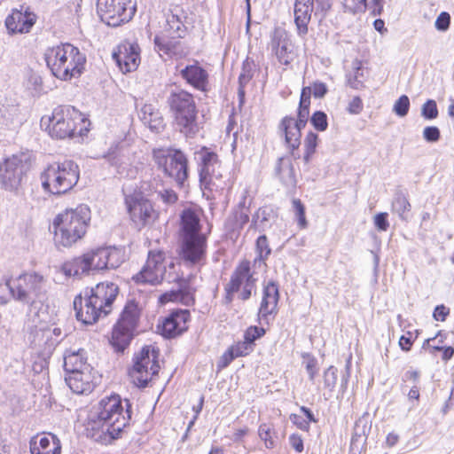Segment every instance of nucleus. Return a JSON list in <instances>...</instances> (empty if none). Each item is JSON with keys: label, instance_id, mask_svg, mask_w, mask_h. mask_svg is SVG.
Masks as SVG:
<instances>
[{"label": "nucleus", "instance_id": "f257e3e1", "mask_svg": "<svg viewBox=\"0 0 454 454\" xmlns=\"http://www.w3.org/2000/svg\"><path fill=\"white\" fill-rule=\"evenodd\" d=\"M125 403L124 411L118 395L101 399L97 411L89 417L88 429L100 430L113 439L118 438L131 419V404L129 400H125Z\"/></svg>", "mask_w": 454, "mask_h": 454}, {"label": "nucleus", "instance_id": "f03ea898", "mask_svg": "<svg viewBox=\"0 0 454 454\" xmlns=\"http://www.w3.org/2000/svg\"><path fill=\"white\" fill-rule=\"evenodd\" d=\"M44 59L51 74L62 81L80 76L86 62L85 55L68 43L48 48Z\"/></svg>", "mask_w": 454, "mask_h": 454}, {"label": "nucleus", "instance_id": "7ed1b4c3", "mask_svg": "<svg viewBox=\"0 0 454 454\" xmlns=\"http://www.w3.org/2000/svg\"><path fill=\"white\" fill-rule=\"evenodd\" d=\"M90 221V209L84 204L59 214L53 221L55 243L64 247H71L84 236Z\"/></svg>", "mask_w": 454, "mask_h": 454}, {"label": "nucleus", "instance_id": "20e7f679", "mask_svg": "<svg viewBox=\"0 0 454 454\" xmlns=\"http://www.w3.org/2000/svg\"><path fill=\"white\" fill-rule=\"evenodd\" d=\"M166 103L179 131L185 137H194L200 128L193 95L183 89L172 88L168 90Z\"/></svg>", "mask_w": 454, "mask_h": 454}, {"label": "nucleus", "instance_id": "39448f33", "mask_svg": "<svg viewBox=\"0 0 454 454\" xmlns=\"http://www.w3.org/2000/svg\"><path fill=\"white\" fill-rule=\"evenodd\" d=\"M44 283L45 279L42 274L30 271L8 279L6 286L16 301L28 305V313H34L40 317L43 305L38 300L42 296Z\"/></svg>", "mask_w": 454, "mask_h": 454}, {"label": "nucleus", "instance_id": "423d86ee", "mask_svg": "<svg viewBox=\"0 0 454 454\" xmlns=\"http://www.w3.org/2000/svg\"><path fill=\"white\" fill-rule=\"evenodd\" d=\"M80 171L73 160L53 162L42 172L40 179L44 192L61 195L69 192L78 182Z\"/></svg>", "mask_w": 454, "mask_h": 454}, {"label": "nucleus", "instance_id": "0eeeda50", "mask_svg": "<svg viewBox=\"0 0 454 454\" xmlns=\"http://www.w3.org/2000/svg\"><path fill=\"white\" fill-rule=\"evenodd\" d=\"M173 260H167L161 250L150 251L145 266L133 276L132 279L137 284L158 285L163 280L168 283L184 280L176 272Z\"/></svg>", "mask_w": 454, "mask_h": 454}, {"label": "nucleus", "instance_id": "6e6552de", "mask_svg": "<svg viewBox=\"0 0 454 454\" xmlns=\"http://www.w3.org/2000/svg\"><path fill=\"white\" fill-rule=\"evenodd\" d=\"M153 159L158 168L167 177L183 186L188 178V159L179 149L158 148L153 151Z\"/></svg>", "mask_w": 454, "mask_h": 454}, {"label": "nucleus", "instance_id": "1a4fd4ad", "mask_svg": "<svg viewBox=\"0 0 454 454\" xmlns=\"http://www.w3.org/2000/svg\"><path fill=\"white\" fill-rule=\"evenodd\" d=\"M81 122H84L81 113L71 106L57 107L51 117L41 119V126H45L49 135L57 139L74 137Z\"/></svg>", "mask_w": 454, "mask_h": 454}, {"label": "nucleus", "instance_id": "9d476101", "mask_svg": "<svg viewBox=\"0 0 454 454\" xmlns=\"http://www.w3.org/2000/svg\"><path fill=\"white\" fill-rule=\"evenodd\" d=\"M139 309L136 302L129 301L113 327L111 344L116 351H123L135 335L139 320Z\"/></svg>", "mask_w": 454, "mask_h": 454}, {"label": "nucleus", "instance_id": "9b49d317", "mask_svg": "<svg viewBox=\"0 0 454 454\" xmlns=\"http://www.w3.org/2000/svg\"><path fill=\"white\" fill-rule=\"evenodd\" d=\"M255 286L256 278L251 271L250 262L247 260L240 262L232 272L230 281L224 286V303H231L234 294L237 293H239V298L240 300H248L253 291L255 290Z\"/></svg>", "mask_w": 454, "mask_h": 454}, {"label": "nucleus", "instance_id": "f8f14e48", "mask_svg": "<svg viewBox=\"0 0 454 454\" xmlns=\"http://www.w3.org/2000/svg\"><path fill=\"white\" fill-rule=\"evenodd\" d=\"M199 155L200 182L206 189L223 190L225 187L223 169L218 155L203 147L197 153Z\"/></svg>", "mask_w": 454, "mask_h": 454}, {"label": "nucleus", "instance_id": "ddd939ff", "mask_svg": "<svg viewBox=\"0 0 454 454\" xmlns=\"http://www.w3.org/2000/svg\"><path fill=\"white\" fill-rule=\"evenodd\" d=\"M159 351L151 346L144 347L141 351L135 356L134 364L129 371V374L133 383L139 387H145L156 375L160 370L158 364Z\"/></svg>", "mask_w": 454, "mask_h": 454}, {"label": "nucleus", "instance_id": "4468645a", "mask_svg": "<svg viewBox=\"0 0 454 454\" xmlns=\"http://www.w3.org/2000/svg\"><path fill=\"white\" fill-rule=\"evenodd\" d=\"M97 12L109 27H118L129 22L136 12L131 0H98Z\"/></svg>", "mask_w": 454, "mask_h": 454}, {"label": "nucleus", "instance_id": "2eb2a0df", "mask_svg": "<svg viewBox=\"0 0 454 454\" xmlns=\"http://www.w3.org/2000/svg\"><path fill=\"white\" fill-rule=\"evenodd\" d=\"M27 158L13 154L0 163V184L8 192L18 193L27 171Z\"/></svg>", "mask_w": 454, "mask_h": 454}, {"label": "nucleus", "instance_id": "dca6fc26", "mask_svg": "<svg viewBox=\"0 0 454 454\" xmlns=\"http://www.w3.org/2000/svg\"><path fill=\"white\" fill-rule=\"evenodd\" d=\"M125 205L131 221L141 228L153 222L155 211L141 192L125 194Z\"/></svg>", "mask_w": 454, "mask_h": 454}, {"label": "nucleus", "instance_id": "f3484780", "mask_svg": "<svg viewBox=\"0 0 454 454\" xmlns=\"http://www.w3.org/2000/svg\"><path fill=\"white\" fill-rule=\"evenodd\" d=\"M103 158L115 168L121 176H132L135 170L132 168L134 155L130 149L123 144L118 143L109 147Z\"/></svg>", "mask_w": 454, "mask_h": 454}, {"label": "nucleus", "instance_id": "a211bd4d", "mask_svg": "<svg viewBox=\"0 0 454 454\" xmlns=\"http://www.w3.org/2000/svg\"><path fill=\"white\" fill-rule=\"evenodd\" d=\"M207 239L205 235L184 236L181 244V258L190 264H200L206 257Z\"/></svg>", "mask_w": 454, "mask_h": 454}, {"label": "nucleus", "instance_id": "6ab92c4d", "mask_svg": "<svg viewBox=\"0 0 454 454\" xmlns=\"http://www.w3.org/2000/svg\"><path fill=\"white\" fill-rule=\"evenodd\" d=\"M74 308L77 320L84 325H93L104 316L101 307L90 296L88 290L84 296L79 294L74 298Z\"/></svg>", "mask_w": 454, "mask_h": 454}, {"label": "nucleus", "instance_id": "aec40b11", "mask_svg": "<svg viewBox=\"0 0 454 454\" xmlns=\"http://www.w3.org/2000/svg\"><path fill=\"white\" fill-rule=\"evenodd\" d=\"M113 59L123 74L133 72L140 64L139 47L137 43L125 42L113 52Z\"/></svg>", "mask_w": 454, "mask_h": 454}, {"label": "nucleus", "instance_id": "412c9836", "mask_svg": "<svg viewBox=\"0 0 454 454\" xmlns=\"http://www.w3.org/2000/svg\"><path fill=\"white\" fill-rule=\"evenodd\" d=\"M65 380L74 393L83 395L94 389L100 380V376L91 368L66 374Z\"/></svg>", "mask_w": 454, "mask_h": 454}, {"label": "nucleus", "instance_id": "4be33fe9", "mask_svg": "<svg viewBox=\"0 0 454 454\" xmlns=\"http://www.w3.org/2000/svg\"><path fill=\"white\" fill-rule=\"evenodd\" d=\"M88 292L95 302L101 307L104 317H106L112 311L113 303L119 294V287L112 282H102Z\"/></svg>", "mask_w": 454, "mask_h": 454}, {"label": "nucleus", "instance_id": "5701e85b", "mask_svg": "<svg viewBox=\"0 0 454 454\" xmlns=\"http://www.w3.org/2000/svg\"><path fill=\"white\" fill-rule=\"evenodd\" d=\"M36 20V15L30 12L28 8L23 10H13L5 20V26L12 34L28 33Z\"/></svg>", "mask_w": 454, "mask_h": 454}, {"label": "nucleus", "instance_id": "b1692460", "mask_svg": "<svg viewBox=\"0 0 454 454\" xmlns=\"http://www.w3.org/2000/svg\"><path fill=\"white\" fill-rule=\"evenodd\" d=\"M190 313L186 309L172 311L160 326L161 334L166 338H174L187 329Z\"/></svg>", "mask_w": 454, "mask_h": 454}, {"label": "nucleus", "instance_id": "393cba45", "mask_svg": "<svg viewBox=\"0 0 454 454\" xmlns=\"http://www.w3.org/2000/svg\"><path fill=\"white\" fill-rule=\"evenodd\" d=\"M31 454H60L61 442L53 434H42L29 442Z\"/></svg>", "mask_w": 454, "mask_h": 454}, {"label": "nucleus", "instance_id": "a878e982", "mask_svg": "<svg viewBox=\"0 0 454 454\" xmlns=\"http://www.w3.org/2000/svg\"><path fill=\"white\" fill-rule=\"evenodd\" d=\"M180 75L194 89L204 92L207 90L208 74L199 63L186 66L180 71Z\"/></svg>", "mask_w": 454, "mask_h": 454}, {"label": "nucleus", "instance_id": "bb28decb", "mask_svg": "<svg viewBox=\"0 0 454 454\" xmlns=\"http://www.w3.org/2000/svg\"><path fill=\"white\" fill-rule=\"evenodd\" d=\"M314 9V0H295L294 15L298 35L303 36L308 33V25Z\"/></svg>", "mask_w": 454, "mask_h": 454}, {"label": "nucleus", "instance_id": "cd10ccee", "mask_svg": "<svg viewBox=\"0 0 454 454\" xmlns=\"http://www.w3.org/2000/svg\"><path fill=\"white\" fill-rule=\"evenodd\" d=\"M279 299L278 286L275 282H270L263 289V297L261 302L259 316L267 318L268 316L277 312Z\"/></svg>", "mask_w": 454, "mask_h": 454}, {"label": "nucleus", "instance_id": "c85d7f7f", "mask_svg": "<svg viewBox=\"0 0 454 454\" xmlns=\"http://www.w3.org/2000/svg\"><path fill=\"white\" fill-rule=\"evenodd\" d=\"M91 368V365L87 363L86 351L82 348L77 351H67L64 356L66 374L90 370Z\"/></svg>", "mask_w": 454, "mask_h": 454}, {"label": "nucleus", "instance_id": "c756f323", "mask_svg": "<svg viewBox=\"0 0 454 454\" xmlns=\"http://www.w3.org/2000/svg\"><path fill=\"white\" fill-rule=\"evenodd\" d=\"M92 255H88V253H85L81 256L75 257L73 260L65 262L63 265L64 273L67 276L74 277L89 274L90 271H92Z\"/></svg>", "mask_w": 454, "mask_h": 454}, {"label": "nucleus", "instance_id": "7c9ffc66", "mask_svg": "<svg viewBox=\"0 0 454 454\" xmlns=\"http://www.w3.org/2000/svg\"><path fill=\"white\" fill-rule=\"evenodd\" d=\"M275 171L284 185L286 187H294L296 185L294 165L289 158H278Z\"/></svg>", "mask_w": 454, "mask_h": 454}, {"label": "nucleus", "instance_id": "2f4dec72", "mask_svg": "<svg viewBox=\"0 0 454 454\" xmlns=\"http://www.w3.org/2000/svg\"><path fill=\"white\" fill-rule=\"evenodd\" d=\"M140 119L151 130L159 131L163 128V118L159 109L152 104H145L140 110Z\"/></svg>", "mask_w": 454, "mask_h": 454}, {"label": "nucleus", "instance_id": "473e14b6", "mask_svg": "<svg viewBox=\"0 0 454 454\" xmlns=\"http://www.w3.org/2000/svg\"><path fill=\"white\" fill-rule=\"evenodd\" d=\"M253 351L244 340L231 345L220 357L217 367L219 369L226 368L235 358L247 356Z\"/></svg>", "mask_w": 454, "mask_h": 454}, {"label": "nucleus", "instance_id": "72a5a7b5", "mask_svg": "<svg viewBox=\"0 0 454 454\" xmlns=\"http://www.w3.org/2000/svg\"><path fill=\"white\" fill-rule=\"evenodd\" d=\"M182 237L198 236L200 233L199 215L192 209H184L181 215Z\"/></svg>", "mask_w": 454, "mask_h": 454}, {"label": "nucleus", "instance_id": "f704fd0d", "mask_svg": "<svg viewBox=\"0 0 454 454\" xmlns=\"http://www.w3.org/2000/svg\"><path fill=\"white\" fill-rule=\"evenodd\" d=\"M272 48L278 61L283 65H289L293 60L294 53L291 43L286 38L275 36L272 40Z\"/></svg>", "mask_w": 454, "mask_h": 454}, {"label": "nucleus", "instance_id": "c9c22d12", "mask_svg": "<svg viewBox=\"0 0 454 454\" xmlns=\"http://www.w3.org/2000/svg\"><path fill=\"white\" fill-rule=\"evenodd\" d=\"M280 129L285 135L286 144L289 149L294 152L298 149L301 145V133L298 129L290 125V119L288 116L283 118L280 123Z\"/></svg>", "mask_w": 454, "mask_h": 454}, {"label": "nucleus", "instance_id": "e433bc0d", "mask_svg": "<svg viewBox=\"0 0 454 454\" xmlns=\"http://www.w3.org/2000/svg\"><path fill=\"white\" fill-rule=\"evenodd\" d=\"M248 220L249 217L247 213L241 210L236 211L231 216H230L225 222V229L231 238L238 234Z\"/></svg>", "mask_w": 454, "mask_h": 454}, {"label": "nucleus", "instance_id": "4c0bfd02", "mask_svg": "<svg viewBox=\"0 0 454 454\" xmlns=\"http://www.w3.org/2000/svg\"><path fill=\"white\" fill-rule=\"evenodd\" d=\"M166 21V30L168 32L169 36L172 38H183L185 35L186 27L178 14L171 12L167 16Z\"/></svg>", "mask_w": 454, "mask_h": 454}, {"label": "nucleus", "instance_id": "58836bf2", "mask_svg": "<svg viewBox=\"0 0 454 454\" xmlns=\"http://www.w3.org/2000/svg\"><path fill=\"white\" fill-rule=\"evenodd\" d=\"M411 210V204L403 193V192L400 189L396 190L394 194V199L392 201V211L398 215V216L405 220L407 218L406 214Z\"/></svg>", "mask_w": 454, "mask_h": 454}, {"label": "nucleus", "instance_id": "ea45409f", "mask_svg": "<svg viewBox=\"0 0 454 454\" xmlns=\"http://www.w3.org/2000/svg\"><path fill=\"white\" fill-rule=\"evenodd\" d=\"M101 256L106 259V269H116L124 262V254L116 247H102Z\"/></svg>", "mask_w": 454, "mask_h": 454}, {"label": "nucleus", "instance_id": "a19ab883", "mask_svg": "<svg viewBox=\"0 0 454 454\" xmlns=\"http://www.w3.org/2000/svg\"><path fill=\"white\" fill-rule=\"evenodd\" d=\"M254 62L250 61L248 59H247L242 65V70L239 76V97H244L245 86L250 82V80L253 77V70H254Z\"/></svg>", "mask_w": 454, "mask_h": 454}, {"label": "nucleus", "instance_id": "79ce46f5", "mask_svg": "<svg viewBox=\"0 0 454 454\" xmlns=\"http://www.w3.org/2000/svg\"><path fill=\"white\" fill-rule=\"evenodd\" d=\"M318 136L314 132H309L304 139L305 154L303 160L306 163L309 162L310 157L315 153L317 145Z\"/></svg>", "mask_w": 454, "mask_h": 454}, {"label": "nucleus", "instance_id": "37998d69", "mask_svg": "<svg viewBox=\"0 0 454 454\" xmlns=\"http://www.w3.org/2000/svg\"><path fill=\"white\" fill-rule=\"evenodd\" d=\"M354 68L356 70L355 74L353 75L350 74L348 76V83L351 88L355 90H361L364 88V71L362 69L361 63L356 62Z\"/></svg>", "mask_w": 454, "mask_h": 454}, {"label": "nucleus", "instance_id": "c03bdc74", "mask_svg": "<svg viewBox=\"0 0 454 454\" xmlns=\"http://www.w3.org/2000/svg\"><path fill=\"white\" fill-rule=\"evenodd\" d=\"M257 257L260 261H265L271 253L268 239L265 235H261L256 240Z\"/></svg>", "mask_w": 454, "mask_h": 454}, {"label": "nucleus", "instance_id": "a18cd8bd", "mask_svg": "<svg viewBox=\"0 0 454 454\" xmlns=\"http://www.w3.org/2000/svg\"><path fill=\"white\" fill-rule=\"evenodd\" d=\"M88 253V255H92L93 261L91 262V270H100L106 269V259L104 256H101L102 247L90 250Z\"/></svg>", "mask_w": 454, "mask_h": 454}, {"label": "nucleus", "instance_id": "49530a36", "mask_svg": "<svg viewBox=\"0 0 454 454\" xmlns=\"http://www.w3.org/2000/svg\"><path fill=\"white\" fill-rule=\"evenodd\" d=\"M310 122L317 131H325L328 127L327 115L323 111H316L310 118Z\"/></svg>", "mask_w": 454, "mask_h": 454}, {"label": "nucleus", "instance_id": "de8ad7c7", "mask_svg": "<svg viewBox=\"0 0 454 454\" xmlns=\"http://www.w3.org/2000/svg\"><path fill=\"white\" fill-rule=\"evenodd\" d=\"M421 115L427 120H434L438 116V108L434 99H427L421 106Z\"/></svg>", "mask_w": 454, "mask_h": 454}, {"label": "nucleus", "instance_id": "09e8293b", "mask_svg": "<svg viewBox=\"0 0 454 454\" xmlns=\"http://www.w3.org/2000/svg\"><path fill=\"white\" fill-rule=\"evenodd\" d=\"M263 328L257 326L249 327L244 334V341L254 349V342L264 334Z\"/></svg>", "mask_w": 454, "mask_h": 454}, {"label": "nucleus", "instance_id": "8fccbe9b", "mask_svg": "<svg viewBox=\"0 0 454 454\" xmlns=\"http://www.w3.org/2000/svg\"><path fill=\"white\" fill-rule=\"evenodd\" d=\"M410 109V99L406 95H402L395 103L393 106L394 113L400 116L404 117L407 115Z\"/></svg>", "mask_w": 454, "mask_h": 454}, {"label": "nucleus", "instance_id": "3c124183", "mask_svg": "<svg viewBox=\"0 0 454 454\" xmlns=\"http://www.w3.org/2000/svg\"><path fill=\"white\" fill-rule=\"evenodd\" d=\"M259 436L265 443L266 448L272 449L275 446V441L272 438V432L270 426L262 424L258 430Z\"/></svg>", "mask_w": 454, "mask_h": 454}, {"label": "nucleus", "instance_id": "603ef678", "mask_svg": "<svg viewBox=\"0 0 454 454\" xmlns=\"http://www.w3.org/2000/svg\"><path fill=\"white\" fill-rule=\"evenodd\" d=\"M184 292L183 285L180 284V288L177 290H171L161 294L159 298L160 303L165 304L168 301H179L184 299Z\"/></svg>", "mask_w": 454, "mask_h": 454}, {"label": "nucleus", "instance_id": "864d4df0", "mask_svg": "<svg viewBox=\"0 0 454 454\" xmlns=\"http://www.w3.org/2000/svg\"><path fill=\"white\" fill-rule=\"evenodd\" d=\"M343 5L350 12H363L367 8V0H343Z\"/></svg>", "mask_w": 454, "mask_h": 454}, {"label": "nucleus", "instance_id": "5fc2aeb1", "mask_svg": "<svg viewBox=\"0 0 454 454\" xmlns=\"http://www.w3.org/2000/svg\"><path fill=\"white\" fill-rule=\"evenodd\" d=\"M293 207L295 213V215L298 220V224L301 229L307 227V220L305 217V207L302 205L301 201L298 199H294L293 200Z\"/></svg>", "mask_w": 454, "mask_h": 454}, {"label": "nucleus", "instance_id": "6e6d98bb", "mask_svg": "<svg viewBox=\"0 0 454 454\" xmlns=\"http://www.w3.org/2000/svg\"><path fill=\"white\" fill-rule=\"evenodd\" d=\"M337 369L334 366L328 367L324 372L325 387L333 390L337 381Z\"/></svg>", "mask_w": 454, "mask_h": 454}, {"label": "nucleus", "instance_id": "4d7b16f0", "mask_svg": "<svg viewBox=\"0 0 454 454\" xmlns=\"http://www.w3.org/2000/svg\"><path fill=\"white\" fill-rule=\"evenodd\" d=\"M450 25V15L447 12H442L434 22V27L438 31L445 32Z\"/></svg>", "mask_w": 454, "mask_h": 454}, {"label": "nucleus", "instance_id": "13d9d810", "mask_svg": "<svg viewBox=\"0 0 454 454\" xmlns=\"http://www.w3.org/2000/svg\"><path fill=\"white\" fill-rule=\"evenodd\" d=\"M154 44L159 52L170 54L172 52V42L162 36L156 35L154 37Z\"/></svg>", "mask_w": 454, "mask_h": 454}, {"label": "nucleus", "instance_id": "bf43d9fd", "mask_svg": "<svg viewBox=\"0 0 454 454\" xmlns=\"http://www.w3.org/2000/svg\"><path fill=\"white\" fill-rule=\"evenodd\" d=\"M157 199H160L167 205L175 204L177 200V194L173 190H161L157 192Z\"/></svg>", "mask_w": 454, "mask_h": 454}, {"label": "nucleus", "instance_id": "052dcab7", "mask_svg": "<svg viewBox=\"0 0 454 454\" xmlns=\"http://www.w3.org/2000/svg\"><path fill=\"white\" fill-rule=\"evenodd\" d=\"M423 137L429 143L437 142L440 139V129L435 126H427L423 130Z\"/></svg>", "mask_w": 454, "mask_h": 454}, {"label": "nucleus", "instance_id": "680f3d73", "mask_svg": "<svg viewBox=\"0 0 454 454\" xmlns=\"http://www.w3.org/2000/svg\"><path fill=\"white\" fill-rule=\"evenodd\" d=\"M374 224L380 231H386L389 227L387 213H379L374 216Z\"/></svg>", "mask_w": 454, "mask_h": 454}, {"label": "nucleus", "instance_id": "e2e57ef3", "mask_svg": "<svg viewBox=\"0 0 454 454\" xmlns=\"http://www.w3.org/2000/svg\"><path fill=\"white\" fill-rule=\"evenodd\" d=\"M269 213L266 208L260 207L253 216V223L258 226H263L265 222L269 221Z\"/></svg>", "mask_w": 454, "mask_h": 454}, {"label": "nucleus", "instance_id": "0e129e2a", "mask_svg": "<svg viewBox=\"0 0 454 454\" xmlns=\"http://www.w3.org/2000/svg\"><path fill=\"white\" fill-rule=\"evenodd\" d=\"M313 96L317 98H323L327 92V87L324 82H315L311 86Z\"/></svg>", "mask_w": 454, "mask_h": 454}, {"label": "nucleus", "instance_id": "69168bd1", "mask_svg": "<svg viewBox=\"0 0 454 454\" xmlns=\"http://www.w3.org/2000/svg\"><path fill=\"white\" fill-rule=\"evenodd\" d=\"M289 443L295 450L296 452L301 453L303 451V440L298 434H293L289 436Z\"/></svg>", "mask_w": 454, "mask_h": 454}, {"label": "nucleus", "instance_id": "338daca9", "mask_svg": "<svg viewBox=\"0 0 454 454\" xmlns=\"http://www.w3.org/2000/svg\"><path fill=\"white\" fill-rule=\"evenodd\" d=\"M363 109V103L360 98L356 97L354 98L348 104V111L350 114H359Z\"/></svg>", "mask_w": 454, "mask_h": 454}, {"label": "nucleus", "instance_id": "774afa93", "mask_svg": "<svg viewBox=\"0 0 454 454\" xmlns=\"http://www.w3.org/2000/svg\"><path fill=\"white\" fill-rule=\"evenodd\" d=\"M449 309L444 305H438L435 307L433 317L437 321H444L449 315Z\"/></svg>", "mask_w": 454, "mask_h": 454}]
</instances>
